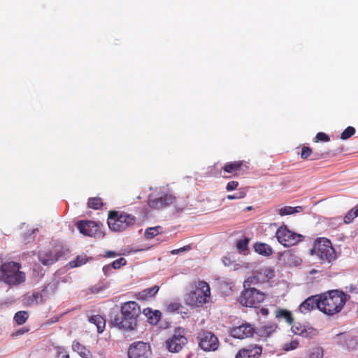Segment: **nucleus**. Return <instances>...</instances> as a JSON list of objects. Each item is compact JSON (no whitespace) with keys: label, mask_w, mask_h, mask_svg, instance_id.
<instances>
[{"label":"nucleus","mask_w":358,"mask_h":358,"mask_svg":"<svg viewBox=\"0 0 358 358\" xmlns=\"http://www.w3.org/2000/svg\"><path fill=\"white\" fill-rule=\"evenodd\" d=\"M141 311L140 306L133 301L121 305V315H114L111 317L110 324L123 330H134L137 327L138 317Z\"/></svg>","instance_id":"nucleus-1"},{"label":"nucleus","mask_w":358,"mask_h":358,"mask_svg":"<svg viewBox=\"0 0 358 358\" xmlns=\"http://www.w3.org/2000/svg\"><path fill=\"white\" fill-rule=\"evenodd\" d=\"M320 298V311L329 316L339 313L348 300L347 295L337 289L322 293Z\"/></svg>","instance_id":"nucleus-2"},{"label":"nucleus","mask_w":358,"mask_h":358,"mask_svg":"<svg viewBox=\"0 0 358 358\" xmlns=\"http://www.w3.org/2000/svg\"><path fill=\"white\" fill-rule=\"evenodd\" d=\"M192 290L185 294V302L187 306L202 307L210 301L211 292L209 285L203 280H198L192 285Z\"/></svg>","instance_id":"nucleus-3"},{"label":"nucleus","mask_w":358,"mask_h":358,"mask_svg":"<svg viewBox=\"0 0 358 358\" xmlns=\"http://www.w3.org/2000/svg\"><path fill=\"white\" fill-rule=\"evenodd\" d=\"M310 254L317 256L322 264H333L338 257L331 241L324 237L317 238L315 240Z\"/></svg>","instance_id":"nucleus-4"},{"label":"nucleus","mask_w":358,"mask_h":358,"mask_svg":"<svg viewBox=\"0 0 358 358\" xmlns=\"http://www.w3.org/2000/svg\"><path fill=\"white\" fill-rule=\"evenodd\" d=\"M21 264L14 262H6L0 266V282L10 286H17L25 281V273L20 271Z\"/></svg>","instance_id":"nucleus-5"},{"label":"nucleus","mask_w":358,"mask_h":358,"mask_svg":"<svg viewBox=\"0 0 358 358\" xmlns=\"http://www.w3.org/2000/svg\"><path fill=\"white\" fill-rule=\"evenodd\" d=\"M136 223L134 215L125 212L110 211L108 217L109 228L114 231L122 232Z\"/></svg>","instance_id":"nucleus-6"},{"label":"nucleus","mask_w":358,"mask_h":358,"mask_svg":"<svg viewBox=\"0 0 358 358\" xmlns=\"http://www.w3.org/2000/svg\"><path fill=\"white\" fill-rule=\"evenodd\" d=\"M196 340L199 348L204 352H214L220 347L217 336L213 332L205 329H201L197 331Z\"/></svg>","instance_id":"nucleus-7"},{"label":"nucleus","mask_w":358,"mask_h":358,"mask_svg":"<svg viewBox=\"0 0 358 358\" xmlns=\"http://www.w3.org/2000/svg\"><path fill=\"white\" fill-rule=\"evenodd\" d=\"M186 331L182 327H177L174 329L173 335L165 342L166 350L172 353L179 352L187 344Z\"/></svg>","instance_id":"nucleus-8"},{"label":"nucleus","mask_w":358,"mask_h":358,"mask_svg":"<svg viewBox=\"0 0 358 358\" xmlns=\"http://www.w3.org/2000/svg\"><path fill=\"white\" fill-rule=\"evenodd\" d=\"M275 237L278 241L285 247L295 245L304 239L303 235L289 230L285 225L281 226L277 229Z\"/></svg>","instance_id":"nucleus-9"},{"label":"nucleus","mask_w":358,"mask_h":358,"mask_svg":"<svg viewBox=\"0 0 358 358\" xmlns=\"http://www.w3.org/2000/svg\"><path fill=\"white\" fill-rule=\"evenodd\" d=\"M266 299V294L257 288L243 289L239 301L240 303L246 307H255L262 303Z\"/></svg>","instance_id":"nucleus-10"},{"label":"nucleus","mask_w":358,"mask_h":358,"mask_svg":"<svg viewBox=\"0 0 358 358\" xmlns=\"http://www.w3.org/2000/svg\"><path fill=\"white\" fill-rule=\"evenodd\" d=\"M76 227L80 233L90 237L102 238L104 236L101 230L103 224L92 220H80L77 222Z\"/></svg>","instance_id":"nucleus-11"},{"label":"nucleus","mask_w":358,"mask_h":358,"mask_svg":"<svg viewBox=\"0 0 358 358\" xmlns=\"http://www.w3.org/2000/svg\"><path fill=\"white\" fill-rule=\"evenodd\" d=\"M255 333V326L248 322H244L239 325H233L229 330L231 336L240 340L252 338Z\"/></svg>","instance_id":"nucleus-12"},{"label":"nucleus","mask_w":358,"mask_h":358,"mask_svg":"<svg viewBox=\"0 0 358 358\" xmlns=\"http://www.w3.org/2000/svg\"><path fill=\"white\" fill-rule=\"evenodd\" d=\"M64 255V251L62 248L42 250L38 252L39 262L44 266H50L57 262L60 257Z\"/></svg>","instance_id":"nucleus-13"},{"label":"nucleus","mask_w":358,"mask_h":358,"mask_svg":"<svg viewBox=\"0 0 358 358\" xmlns=\"http://www.w3.org/2000/svg\"><path fill=\"white\" fill-rule=\"evenodd\" d=\"M150 345L142 341L132 343L128 350L129 358H150Z\"/></svg>","instance_id":"nucleus-14"},{"label":"nucleus","mask_w":358,"mask_h":358,"mask_svg":"<svg viewBox=\"0 0 358 358\" xmlns=\"http://www.w3.org/2000/svg\"><path fill=\"white\" fill-rule=\"evenodd\" d=\"M263 348L258 344H250L241 348L236 354L235 358H260Z\"/></svg>","instance_id":"nucleus-15"},{"label":"nucleus","mask_w":358,"mask_h":358,"mask_svg":"<svg viewBox=\"0 0 358 358\" xmlns=\"http://www.w3.org/2000/svg\"><path fill=\"white\" fill-rule=\"evenodd\" d=\"M320 294L309 296L299 306V311L301 313L306 314L310 313L315 308L320 310Z\"/></svg>","instance_id":"nucleus-16"},{"label":"nucleus","mask_w":358,"mask_h":358,"mask_svg":"<svg viewBox=\"0 0 358 358\" xmlns=\"http://www.w3.org/2000/svg\"><path fill=\"white\" fill-rule=\"evenodd\" d=\"M338 343L348 350H355L358 348L357 338L350 334L337 335Z\"/></svg>","instance_id":"nucleus-17"},{"label":"nucleus","mask_w":358,"mask_h":358,"mask_svg":"<svg viewBox=\"0 0 358 358\" xmlns=\"http://www.w3.org/2000/svg\"><path fill=\"white\" fill-rule=\"evenodd\" d=\"M162 197L164 207L173 205L177 212H180L186 208L185 202H180L176 196L171 194H164Z\"/></svg>","instance_id":"nucleus-18"},{"label":"nucleus","mask_w":358,"mask_h":358,"mask_svg":"<svg viewBox=\"0 0 358 358\" xmlns=\"http://www.w3.org/2000/svg\"><path fill=\"white\" fill-rule=\"evenodd\" d=\"M143 313L151 324H157L162 317V313L159 310H152L150 308H144Z\"/></svg>","instance_id":"nucleus-19"},{"label":"nucleus","mask_w":358,"mask_h":358,"mask_svg":"<svg viewBox=\"0 0 358 358\" xmlns=\"http://www.w3.org/2000/svg\"><path fill=\"white\" fill-rule=\"evenodd\" d=\"M159 287L154 285L152 287L146 288L137 294V299L141 301H147L154 297L159 292Z\"/></svg>","instance_id":"nucleus-20"},{"label":"nucleus","mask_w":358,"mask_h":358,"mask_svg":"<svg viewBox=\"0 0 358 358\" xmlns=\"http://www.w3.org/2000/svg\"><path fill=\"white\" fill-rule=\"evenodd\" d=\"M243 164V161H234L229 163H227L222 167V170L225 173H230L232 176H237L238 171L241 170Z\"/></svg>","instance_id":"nucleus-21"},{"label":"nucleus","mask_w":358,"mask_h":358,"mask_svg":"<svg viewBox=\"0 0 358 358\" xmlns=\"http://www.w3.org/2000/svg\"><path fill=\"white\" fill-rule=\"evenodd\" d=\"M278 326L275 324L264 325L257 329V334L261 337L267 338L276 331Z\"/></svg>","instance_id":"nucleus-22"},{"label":"nucleus","mask_w":358,"mask_h":358,"mask_svg":"<svg viewBox=\"0 0 358 358\" xmlns=\"http://www.w3.org/2000/svg\"><path fill=\"white\" fill-rule=\"evenodd\" d=\"M254 250L257 253L265 257H269L273 252L272 248L269 245L260 242H257L254 244Z\"/></svg>","instance_id":"nucleus-23"},{"label":"nucleus","mask_w":358,"mask_h":358,"mask_svg":"<svg viewBox=\"0 0 358 358\" xmlns=\"http://www.w3.org/2000/svg\"><path fill=\"white\" fill-rule=\"evenodd\" d=\"M89 322L92 324H94L97 329V332L99 334L102 333L106 327V320L105 319L100 315H92L89 317Z\"/></svg>","instance_id":"nucleus-24"},{"label":"nucleus","mask_w":358,"mask_h":358,"mask_svg":"<svg viewBox=\"0 0 358 358\" xmlns=\"http://www.w3.org/2000/svg\"><path fill=\"white\" fill-rule=\"evenodd\" d=\"M72 349L83 358H90L92 357L91 352L77 341L73 342Z\"/></svg>","instance_id":"nucleus-25"},{"label":"nucleus","mask_w":358,"mask_h":358,"mask_svg":"<svg viewBox=\"0 0 358 358\" xmlns=\"http://www.w3.org/2000/svg\"><path fill=\"white\" fill-rule=\"evenodd\" d=\"M275 317L284 319L289 324H292L294 321L292 313L285 309L277 310L275 311Z\"/></svg>","instance_id":"nucleus-26"},{"label":"nucleus","mask_w":358,"mask_h":358,"mask_svg":"<svg viewBox=\"0 0 358 358\" xmlns=\"http://www.w3.org/2000/svg\"><path fill=\"white\" fill-rule=\"evenodd\" d=\"M149 207L153 209H161L164 208L162 197L152 198L150 196L148 201Z\"/></svg>","instance_id":"nucleus-27"},{"label":"nucleus","mask_w":358,"mask_h":358,"mask_svg":"<svg viewBox=\"0 0 358 358\" xmlns=\"http://www.w3.org/2000/svg\"><path fill=\"white\" fill-rule=\"evenodd\" d=\"M259 279L257 276L252 275L245 280L243 282V287L245 289L256 288L255 286L259 284Z\"/></svg>","instance_id":"nucleus-28"},{"label":"nucleus","mask_w":358,"mask_h":358,"mask_svg":"<svg viewBox=\"0 0 358 358\" xmlns=\"http://www.w3.org/2000/svg\"><path fill=\"white\" fill-rule=\"evenodd\" d=\"M358 217V206H355L353 208L349 210L345 215L343 221L346 224L351 223L355 218Z\"/></svg>","instance_id":"nucleus-29"},{"label":"nucleus","mask_w":358,"mask_h":358,"mask_svg":"<svg viewBox=\"0 0 358 358\" xmlns=\"http://www.w3.org/2000/svg\"><path fill=\"white\" fill-rule=\"evenodd\" d=\"M29 317L27 311H18L15 314L14 320L18 325H22L26 322Z\"/></svg>","instance_id":"nucleus-30"},{"label":"nucleus","mask_w":358,"mask_h":358,"mask_svg":"<svg viewBox=\"0 0 358 358\" xmlns=\"http://www.w3.org/2000/svg\"><path fill=\"white\" fill-rule=\"evenodd\" d=\"M87 205L90 208L98 210L103 206V202L100 197H92L89 199Z\"/></svg>","instance_id":"nucleus-31"},{"label":"nucleus","mask_w":358,"mask_h":358,"mask_svg":"<svg viewBox=\"0 0 358 358\" xmlns=\"http://www.w3.org/2000/svg\"><path fill=\"white\" fill-rule=\"evenodd\" d=\"M248 242L247 238L240 239L236 242V248L239 252L245 254L248 251Z\"/></svg>","instance_id":"nucleus-32"},{"label":"nucleus","mask_w":358,"mask_h":358,"mask_svg":"<svg viewBox=\"0 0 358 358\" xmlns=\"http://www.w3.org/2000/svg\"><path fill=\"white\" fill-rule=\"evenodd\" d=\"M161 229L160 227H150L145 230V237L147 239L153 238L157 234H159V231Z\"/></svg>","instance_id":"nucleus-33"},{"label":"nucleus","mask_w":358,"mask_h":358,"mask_svg":"<svg viewBox=\"0 0 358 358\" xmlns=\"http://www.w3.org/2000/svg\"><path fill=\"white\" fill-rule=\"evenodd\" d=\"M87 262V259L84 257L78 256L74 260L69 262L71 268H75L85 264Z\"/></svg>","instance_id":"nucleus-34"},{"label":"nucleus","mask_w":358,"mask_h":358,"mask_svg":"<svg viewBox=\"0 0 358 358\" xmlns=\"http://www.w3.org/2000/svg\"><path fill=\"white\" fill-rule=\"evenodd\" d=\"M182 307L181 304L178 302H171L166 306V312L169 313H173L180 310Z\"/></svg>","instance_id":"nucleus-35"},{"label":"nucleus","mask_w":358,"mask_h":358,"mask_svg":"<svg viewBox=\"0 0 358 358\" xmlns=\"http://www.w3.org/2000/svg\"><path fill=\"white\" fill-rule=\"evenodd\" d=\"M56 358H70L66 349L62 346L55 347Z\"/></svg>","instance_id":"nucleus-36"},{"label":"nucleus","mask_w":358,"mask_h":358,"mask_svg":"<svg viewBox=\"0 0 358 358\" xmlns=\"http://www.w3.org/2000/svg\"><path fill=\"white\" fill-rule=\"evenodd\" d=\"M261 275H264L267 280L272 278L275 275V271L270 267L262 268L259 271Z\"/></svg>","instance_id":"nucleus-37"},{"label":"nucleus","mask_w":358,"mask_h":358,"mask_svg":"<svg viewBox=\"0 0 358 358\" xmlns=\"http://www.w3.org/2000/svg\"><path fill=\"white\" fill-rule=\"evenodd\" d=\"M355 133V129L352 127H348L341 135V138L343 140H347L353 136Z\"/></svg>","instance_id":"nucleus-38"},{"label":"nucleus","mask_w":358,"mask_h":358,"mask_svg":"<svg viewBox=\"0 0 358 358\" xmlns=\"http://www.w3.org/2000/svg\"><path fill=\"white\" fill-rule=\"evenodd\" d=\"M127 260L124 258L121 257V258H119V259L113 261L110 264V266H111L112 268L119 269L122 266H125L127 264Z\"/></svg>","instance_id":"nucleus-39"},{"label":"nucleus","mask_w":358,"mask_h":358,"mask_svg":"<svg viewBox=\"0 0 358 358\" xmlns=\"http://www.w3.org/2000/svg\"><path fill=\"white\" fill-rule=\"evenodd\" d=\"M313 154V150L308 146H303L300 154L301 158L307 159Z\"/></svg>","instance_id":"nucleus-40"},{"label":"nucleus","mask_w":358,"mask_h":358,"mask_svg":"<svg viewBox=\"0 0 358 358\" xmlns=\"http://www.w3.org/2000/svg\"><path fill=\"white\" fill-rule=\"evenodd\" d=\"M245 196H246L245 189H240L239 192L235 194H228L227 196V198L229 200H234V199H243Z\"/></svg>","instance_id":"nucleus-41"},{"label":"nucleus","mask_w":358,"mask_h":358,"mask_svg":"<svg viewBox=\"0 0 358 358\" xmlns=\"http://www.w3.org/2000/svg\"><path fill=\"white\" fill-rule=\"evenodd\" d=\"M294 207L284 206L279 210V214L281 216L294 214Z\"/></svg>","instance_id":"nucleus-42"},{"label":"nucleus","mask_w":358,"mask_h":358,"mask_svg":"<svg viewBox=\"0 0 358 358\" xmlns=\"http://www.w3.org/2000/svg\"><path fill=\"white\" fill-rule=\"evenodd\" d=\"M329 139V137L325 133L323 132L317 133L315 137V141L316 143L319 141L328 142Z\"/></svg>","instance_id":"nucleus-43"},{"label":"nucleus","mask_w":358,"mask_h":358,"mask_svg":"<svg viewBox=\"0 0 358 358\" xmlns=\"http://www.w3.org/2000/svg\"><path fill=\"white\" fill-rule=\"evenodd\" d=\"M299 345V343L296 341H292L290 343H285L284 345V350L286 351L292 350L296 349Z\"/></svg>","instance_id":"nucleus-44"},{"label":"nucleus","mask_w":358,"mask_h":358,"mask_svg":"<svg viewBox=\"0 0 358 358\" xmlns=\"http://www.w3.org/2000/svg\"><path fill=\"white\" fill-rule=\"evenodd\" d=\"M239 183L238 181L232 180L227 184L226 189L227 192H231L237 189Z\"/></svg>","instance_id":"nucleus-45"},{"label":"nucleus","mask_w":358,"mask_h":358,"mask_svg":"<svg viewBox=\"0 0 358 358\" xmlns=\"http://www.w3.org/2000/svg\"><path fill=\"white\" fill-rule=\"evenodd\" d=\"M192 249L190 245H187L184 247L180 248L178 249H175L171 251L172 255H178L180 252L189 251Z\"/></svg>","instance_id":"nucleus-46"},{"label":"nucleus","mask_w":358,"mask_h":358,"mask_svg":"<svg viewBox=\"0 0 358 358\" xmlns=\"http://www.w3.org/2000/svg\"><path fill=\"white\" fill-rule=\"evenodd\" d=\"M118 255L119 254L116 253L114 251L107 250L105 252L104 255H102V257L104 258H113Z\"/></svg>","instance_id":"nucleus-47"},{"label":"nucleus","mask_w":358,"mask_h":358,"mask_svg":"<svg viewBox=\"0 0 358 358\" xmlns=\"http://www.w3.org/2000/svg\"><path fill=\"white\" fill-rule=\"evenodd\" d=\"M323 353L321 350L316 349L310 355V358H322Z\"/></svg>","instance_id":"nucleus-48"},{"label":"nucleus","mask_w":358,"mask_h":358,"mask_svg":"<svg viewBox=\"0 0 358 358\" xmlns=\"http://www.w3.org/2000/svg\"><path fill=\"white\" fill-rule=\"evenodd\" d=\"M112 267L110 264L106 265L103 267V272L105 275H108V273L110 271Z\"/></svg>","instance_id":"nucleus-49"},{"label":"nucleus","mask_w":358,"mask_h":358,"mask_svg":"<svg viewBox=\"0 0 358 358\" xmlns=\"http://www.w3.org/2000/svg\"><path fill=\"white\" fill-rule=\"evenodd\" d=\"M28 329H26V328H21L20 329H18L16 333H15V336H20V335H22L24 334L25 332H27L28 331Z\"/></svg>","instance_id":"nucleus-50"},{"label":"nucleus","mask_w":358,"mask_h":358,"mask_svg":"<svg viewBox=\"0 0 358 358\" xmlns=\"http://www.w3.org/2000/svg\"><path fill=\"white\" fill-rule=\"evenodd\" d=\"M260 313H262V315L266 316L268 314V310L266 308H262L260 309Z\"/></svg>","instance_id":"nucleus-51"},{"label":"nucleus","mask_w":358,"mask_h":358,"mask_svg":"<svg viewBox=\"0 0 358 358\" xmlns=\"http://www.w3.org/2000/svg\"><path fill=\"white\" fill-rule=\"evenodd\" d=\"M294 213H299L302 210V207L301 206H296V207H294Z\"/></svg>","instance_id":"nucleus-52"},{"label":"nucleus","mask_w":358,"mask_h":358,"mask_svg":"<svg viewBox=\"0 0 358 358\" xmlns=\"http://www.w3.org/2000/svg\"><path fill=\"white\" fill-rule=\"evenodd\" d=\"M38 296H39L38 293L33 294V297L35 298V299L38 298Z\"/></svg>","instance_id":"nucleus-53"},{"label":"nucleus","mask_w":358,"mask_h":358,"mask_svg":"<svg viewBox=\"0 0 358 358\" xmlns=\"http://www.w3.org/2000/svg\"><path fill=\"white\" fill-rule=\"evenodd\" d=\"M251 209H252V206H248V207L246 208V210H250Z\"/></svg>","instance_id":"nucleus-54"},{"label":"nucleus","mask_w":358,"mask_h":358,"mask_svg":"<svg viewBox=\"0 0 358 358\" xmlns=\"http://www.w3.org/2000/svg\"><path fill=\"white\" fill-rule=\"evenodd\" d=\"M229 177H230V176H224V178H229Z\"/></svg>","instance_id":"nucleus-55"},{"label":"nucleus","mask_w":358,"mask_h":358,"mask_svg":"<svg viewBox=\"0 0 358 358\" xmlns=\"http://www.w3.org/2000/svg\"><path fill=\"white\" fill-rule=\"evenodd\" d=\"M357 206H358V203H357Z\"/></svg>","instance_id":"nucleus-56"}]
</instances>
